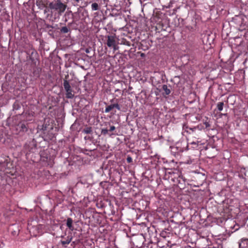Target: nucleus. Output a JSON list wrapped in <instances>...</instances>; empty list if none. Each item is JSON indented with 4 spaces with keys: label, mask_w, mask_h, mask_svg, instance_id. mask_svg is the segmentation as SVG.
<instances>
[{
    "label": "nucleus",
    "mask_w": 248,
    "mask_h": 248,
    "mask_svg": "<svg viewBox=\"0 0 248 248\" xmlns=\"http://www.w3.org/2000/svg\"><path fill=\"white\" fill-rule=\"evenodd\" d=\"M132 102L128 98H122L119 100L114 98L110 100V103L106 107V108H131Z\"/></svg>",
    "instance_id": "f257e3e1"
},
{
    "label": "nucleus",
    "mask_w": 248,
    "mask_h": 248,
    "mask_svg": "<svg viewBox=\"0 0 248 248\" xmlns=\"http://www.w3.org/2000/svg\"><path fill=\"white\" fill-rule=\"evenodd\" d=\"M48 7L51 10V13L55 12V14H57L58 16H61L65 11L67 5L62 3L61 0H57L55 2H50Z\"/></svg>",
    "instance_id": "f03ea898"
},
{
    "label": "nucleus",
    "mask_w": 248,
    "mask_h": 248,
    "mask_svg": "<svg viewBox=\"0 0 248 248\" xmlns=\"http://www.w3.org/2000/svg\"><path fill=\"white\" fill-rule=\"evenodd\" d=\"M170 153L176 156L188 149V143L184 141L177 142L175 146L170 147Z\"/></svg>",
    "instance_id": "7ed1b4c3"
},
{
    "label": "nucleus",
    "mask_w": 248,
    "mask_h": 248,
    "mask_svg": "<svg viewBox=\"0 0 248 248\" xmlns=\"http://www.w3.org/2000/svg\"><path fill=\"white\" fill-rule=\"evenodd\" d=\"M112 122L109 121L105 122L104 124L102 125V127L101 128V134L104 136L109 135L110 136L117 134L115 130L116 127L112 124Z\"/></svg>",
    "instance_id": "20e7f679"
},
{
    "label": "nucleus",
    "mask_w": 248,
    "mask_h": 248,
    "mask_svg": "<svg viewBox=\"0 0 248 248\" xmlns=\"http://www.w3.org/2000/svg\"><path fill=\"white\" fill-rule=\"evenodd\" d=\"M183 129L188 134L190 138L196 140L201 139L202 135L193 127H189L188 125L185 124L183 125Z\"/></svg>",
    "instance_id": "39448f33"
},
{
    "label": "nucleus",
    "mask_w": 248,
    "mask_h": 248,
    "mask_svg": "<svg viewBox=\"0 0 248 248\" xmlns=\"http://www.w3.org/2000/svg\"><path fill=\"white\" fill-rule=\"evenodd\" d=\"M177 170H172L171 169H164L162 170L163 176V178L164 180H171L173 182H175V179L176 178V173Z\"/></svg>",
    "instance_id": "423d86ee"
},
{
    "label": "nucleus",
    "mask_w": 248,
    "mask_h": 248,
    "mask_svg": "<svg viewBox=\"0 0 248 248\" xmlns=\"http://www.w3.org/2000/svg\"><path fill=\"white\" fill-rule=\"evenodd\" d=\"M69 78V75L67 74L65 76V78L63 80V87L65 90L66 97L68 98H73L74 96V94L73 93V90L71 87L69 81L67 80Z\"/></svg>",
    "instance_id": "0eeeda50"
},
{
    "label": "nucleus",
    "mask_w": 248,
    "mask_h": 248,
    "mask_svg": "<svg viewBox=\"0 0 248 248\" xmlns=\"http://www.w3.org/2000/svg\"><path fill=\"white\" fill-rule=\"evenodd\" d=\"M222 110L223 109H218L219 111L217 112L216 116L217 117V119L218 121L217 122L218 123L222 122L224 125V124H226L228 123L229 117L227 113H222L220 112V111Z\"/></svg>",
    "instance_id": "6e6552de"
},
{
    "label": "nucleus",
    "mask_w": 248,
    "mask_h": 248,
    "mask_svg": "<svg viewBox=\"0 0 248 248\" xmlns=\"http://www.w3.org/2000/svg\"><path fill=\"white\" fill-rule=\"evenodd\" d=\"M29 123H27V122L23 120L20 122H19L16 126V129L19 133H24L28 131V130L30 128L29 125Z\"/></svg>",
    "instance_id": "1a4fd4ad"
},
{
    "label": "nucleus",
    "mask_w": 248,
    "mask_h": 248,
    "mask_svg": "<svg viewBox=\"0 0 248 248\" xmlns=\"http://www.w3.org/2000/svg\"><path fill=\"white\" fill-rule=\"evenodd\" d=\"M34 112L31 109H24L21 115L24 118V120L27 122L32 120L33 117Z\"/></svg>",
    "instance_id": "9d476101"
},
{
    "label": "nucleus",
    "mask_w": 248,
    "mask_h": 248,
    "mask_svg": "<svg viewBox=\"0 0 248 248\" xmlns=\"http://www.w3.org/2000/svg\"><path fill=\"white\" fill-rule=\"evenodd\" d=\"M27 53L29 55V59L31 61L32 64L36 65L38 57L37 52L34 49H31L28 51Z\"/></svg>",
    "instance_id": "9b49d317"
},
{
    "label": "nucleus",
    "mask_w": 248,
    "mask_h": 248,
    "mask_svg": "<svg viewBox=\"0 0 248 248\" xmlns=\"http://www.w3.org/2000/svg\"><path fill=\"white\" fill-rule=\"evenodd\" d=\"M176 173L177 174L175 175V182H174L179 185V186H183L185 184L186 179L183 175L179 174L178 172H176Z\"/></svg>",
    "instance_id": "f8f14e48"
},
{
    "label": "nucleus",
    "mask_w": 248,
    "mask_h": 248,
    "mask_svg": "<svg viewBox=\"0 0 248 248\" xmlns=\"http://www.w3.org/2000/svg\"><path fill=\"white\" fill-rule=\"evenodd\" d=\"M245 17L243 15L236 16L232 18V20L238 26L243 27L245 25L244 23Z\"/></svg>",
    "instance_id": "ddd939ff"
},
{
    "label": "nucleus",
    "mask_w": 248,
    "mask_h": 248,
    "mask_svg": "<svg viewBox=\"0 0 248 248\" xmlns=\"http://www.w3.org/2000/svg\"><path fill=\"white\" fill-rule=\"evenodd\" d=\"M172 87L170 85H167L164 84L162 85L161 89L160 90V92L163 91L162 95L163 96L166 97L167 95H169L171 91Z\"/></svg>",
    "instance_id": "4468645a"
},
{
    "label": "nucleus",
    "mask_w": 248,
    "mask_h": 248,
    "mask_svg": "<svg viewBox=\"0 0 248 248\" xmlns=\"http://www.w3.org/2000/svg\"><path fill=\"white\" fill-rule=\"evenodd\" d=\"M107 37L108 39L107 45L108 47H110L116 46V36L115 35H108Z\"/></svg>",
    "instance_id": "2eb2a0df"
},
{
    "label": "nucleus",
    "mask_w": 248,
    "mask_h": 248,
    "mask_svg": "<svg viewBox=\"0 0 248 248\" xmlns=\"http://www.w3.org/2000/svg\"><path fill=\"white\" fill-rule=\"evenodd\" d=\"M36 4L40 10H43L46 8L47 4V0H36Z\"/></svg>",
    "instance_id": "dca6fc26"
},
{
    "label": "nucleus",
    "mask_w": 248,
    "mask_h": 248,
    "mask_svg": "<svg viewBox=\"0 0 248 248\" xmlns=\"http://www.w3.org/2000/svg\"><path fill=\"white\" fill-rule=\"evenodd\" d=\"M202 121H203V124L205 125V128L207 130H209L210 129H212L211 127V123L212 122L211 121L210 119H208L206 116H204Z\"/></svg>",
    "instance_id": "f3484780"
},
{
    "label": "nucleus",
    "mask_w": 248,
    "mask_h": 248,
    "mask_svg": "<svg viewBox=\"0 0 248 248\" xmlns=\"http://www.w3.org/2000/svg\"><path fill=\"white\" fill-rule=\"evenodd\" d=\"M239 248H248V238H243L239 242Z\"/></svg>",
    "instance_id": "a211bd4d"
},
{
    "label": "nucleus",
    "mask_w": 248,
    "mask_h": 248,
    "mask_svg": "<svg viewBox=\"0 0 248 248\" xmlns=\"http://www.w3.org/2000/svg\"><path fill=\"white\" fill-rule=\"evenodd\" d=\"M44 124L40 126L41 128H39L41 130L43 131H46L48 128V126L49 125V121L50 119L48 118H45L44 119ZM40 125L38 126L39 127Z\"/></svg>",
    "instance_id": "6ab92c4d"
},
{
    "label": "nucleus",
    "mask_w": 248,
    "mask_h": 248,
    "mask_svg": "<svg viewBox=\"0 0 248 248\" xmlns=\"http://www.w3.org/2000/svg\"><path fill=\"white\" fill-rule=\"evenodd\" d=\"M82 132L86 134H92L93 133V129L92 126L86 124L84 125V128L82 130Z\"/></svg>",
    "instance_id": "aec40b11"
},
{
    "label": "nucleus",
    "mask_w": 248,
    "mask_h": 248,
    "mask_svg": "<svg viewBox=\"0 0 248 248\" xmlns=\"http://www.w3.org/2000/svg\"><path fill=\"white\" fill-rule=\"evenodd\" d=\"M72 239V237L71 236L69 235L67 236L65 240H61L60 243L64 247L66 248L67 247L66 245L69 244L71 242Z\"/></svg>",
    "instance_id": "412c9836"
},
{
    "label": "nucleus",
    "mask_w": 248,
    "mask_h": 248,
    "mask_svg": "<svg viewBox=\"0 0 248 248\" xmlns=\"http://www.w3.org/2000/svg\"><path fill=\"white\" fill-rule=\"evenodd\" d=\"M73 220L72 218L68 217L66 220V226L72 231L74 230V226L73 225Z\"/></svg>",
    "instance_id": "4be33fe9"
},
{
    "label": "nucleus",
    "mask_w": 248,
    "mask_h": 248,
    "mask_svg": "<svg viewBox=\"0 0 248 248\" xmlns=\"http://www.w3.org/2000/svg\"><path fill=\"white\" fill-rule=\"evenodd\" d=\"M170 243V241H168V244L166 245H162L161 244L158 242L157 243V247L158 248H167V247H169V248H172L173 246L176 245L175 243L169 245Z\"/></svg>",
    "instance_id": "5701e85b"
},
{
    "label": "nucleus",
    "mask_w": 248,
    "mask_h": 248,
    "mask_svg": "<svg viewBox=\"0 0 248 248\" xmlns=\"http://www.w3.org/2000/svg\"><path fill=\"white\" fill-rule=\"evenodd\" d=\"M203 117L204 116L200 114H196L191 116V119L193 121H194L195 120L198 121H202Z\"/></svg>",
    "instance_id": "b1692460"
},
{
    "label": "nucleus",
    "mask_w": 248,
    "mask_h": 248,
    "mask_svg": "<svg viewBox=\"0 0 248 248\" xmlns=\"http://www.w3.org/2000/svg\"><path fill=\"white\" fill-rule=\"evenodd\" d=\"M193 128L196 129V130H197L198 131H199L202 135V130L204 129V127L202 124H200L196 126H194L193 127Z\"/></svg>",
    "instance_id": "393cba45"
},
{
    "label": "nucleus",
    "mask_w": 248,
    "mask_h": 248,
    "mask_svg": "<svg viewBox=\"0 0 248 248\" xmlns=\"http://www.w3.org/2000/svg\"><path fill=\"white\" fill-rule=\"evenodd\" d=\"M70 31V29L66 26L62 27L61 30L60 32L62 33H66Z\"/></svg>",
    "instance_id": "a878e982"
},
{
    "label": "nucleus",
    "mask_w": 248,
    "mask_h": 248,
    "mask_svg": "<svg viewBox=\"0 0 248 248\" xmlns=\"http://www.w3.org/2000/svg\"><path fill=\"white\" fill-rule=\"evenodd\" d=\"M99 9V6L97 3H93L92 4V10L93 11H96Z\"/></svg>",
    "instance_id": "bb28decb"
},
{
    "label": "nucleus",
    "mask_w": 248,
    "mask_h": 248,
    "mask_svg": "<svg viewBox=\"0 0 248 248\" xmlns=\"http://www.w3.org/2000/svg\"><path fill=\"white\" fill-rule=\"evenodd\" d=\"M169 234H170L169 232H167L165 231H163L161 232L160 235V236H161L162 237L165 238L167 237H169Z\"/></svg>",
    "instance_id": "cd10ccee"
},
{
    "label": "nucleus",
    "mask_w": 248,
    "mask_h": 248,
    "mask_svg": "<svg viewBox=\"0 0 248 248\" xmlns=\"http://www.w3.org/2000/svg\"><path fill=\"white\" fill-rule=\"evenodd\" d=\"M83 0H71V2L74 6H77L79 5V3L80 1L82 2Z\"/></svg>",
    "instance_id": "c85d7f7f"
},
{
    "label": "nucleus",
    "mask_w": 248,
    "mask_h": 248,
    "mask_svg": "<svg viewBox=\"0 0 248 248\" xmlns=\"http://www.w3.org/2000/svg\"><path fill=\"white\" fill-rule=\"evenodd\" d=\"M224 103L223 102H219L217 104V108H223Z\"/></svg>",
    "instance_id": "c756f323"
},
{
    "label": "nucleus",
    "mask_w": 248,
    "mask_h": 248,
    "mask_svg": "<svg viewBox=\"0 0 248 248\" xmlns=\"http://www.w3.org/2000/svg\"><path fill=\"white\" fill-rule=\"evenodd\" d=\"M126 161L128 163H131L133 162L132 158L130 156L128 155L126 158Z\"/></svg>",
    "instance_id": "7c9ffc66"
},
{
    "label": "nucleus",
    "mask_w": 248,
    "mask_h": 248,
    "mask_svg": "<svg viewBox=\"0 0 248 248\" xmlns=\"http://www.w3.org/2000/svg\"><path fill=\"white\" fill-rule=\"evenodd\" d=\"M199 140H196V141H193L190 143V144L197 145L198 143L200 142Z\"/></svg>",
    "instance_id": "2f4dec72"
},
{
    "label": "nucleus",
    "mask_w": 248,
    "mask_h": 248,
    "mask_svg": "<svg viewBox=\"0 0 248 248\" xmlns=\"http://www.w3.org/2000/svg\"><path fill=\"white\" fill-rule=\"evenodd\" d=\"M49 9H50L49 8V7H48V8H47V6H46V8H45V9H43V10H44V14H46V13H47V12H49Z\"/></svg>",
    "instance_id": "473e14b6"
},
{
    "label": "nucleus",
    "mask_w": 248,
    "mask_h": 248,
    "mask_svg": "<svg viewBox=\"0 0 248 248\" xmlns=\"http://www.w3.org/2000/svg\"><path fill=\"white\" fill-rule=\"evenodd\" d=\"M114 11V10L113 9L112 10V13L110 14V16H118V14L113 12Z\"/></svg>",
    "instance_id": "72a5a7b5"
},
{
    "label": "nucleus",
    "mask_w": 248,
    "mask_h": 248,
    "mask_svg": "<svg viewBox=\"0 0 248 248\" xmlns=\"http://www.w3.org/2000/svg\"><path fill=\"white\" fill-rule=\"evenodd\" d=\"M84 139H85V140H92V139H93V137H90V136H85V137H84Z\"/></svg>",
    "instance_id": "f704fd0d"
},
{
    "label": "nucleus",
    "mask_w": 248,
    "mask_h": 248,
    "mask_svg": "<svg viewBox=\"0 0 248 248\" xmlns=\"http://www.w3.org/2000/svg\"><path fill=\"white\" fill-rule=\"evenodd\" d=\"M45 26H46V28L47 29H49V28L53 29L54 28V27L52 25H50L49 24H45Z\"/></svg>",
    "instance_id": "c9c22d12"
},
{
    "label": "nucleus",
    "mask_w": 248,
    "mask_h": 248,
    "mask_svg": "<svg viewBox=\"0 0 248 248\" xmlns=\"http://www.w3.org/2000/svg\"><path fill=\"white\" fill-rule=\"evenodd\" d=\"M48 33H49V34H53V31L52 30V29L49 30H48Z\"/></svg>",
    "instance_id": "e433bc0d"
},
{
    "label": "nucleus",
    "mask_w": 248,
    "mask_h": 248,
    "mask_svg": "<svg viewBox=\"0 0 248 248\" xmlns=\"http://www.w3.org/2000/svg\"><path fill=\"white\" fill-rule=\"evenodd\" d=\"M124 44L126 45L129 46H130V43L128 41H126L125 43H124Z\"/></svg>",
    "instance_id": "4c0bfd02"
},
{
    "label": "nucleus",
    "mask_w": 248,
    "mask_h": 248,
    "mask_svg": "<svg viewBox=\"0 0 248 248\" xmlns=\"http://www.w3.org/2000/svg\"><path fill=\"white\" fill-rule=\"evenodd\" d=\"M112 47L113 48L114 50H116L117 49V48H118V47L117 46V45L115 46H112Z\"/></svg>",
    "instance_id": "58836bf2"
},
{
    "label": "nucleus",
    "mask_w": 248,
    "mask_h": 248,
    "mask_svg": "<svg viewBox=\"0 0 248 248\" xmlns=\"http://www.w3.org/2000/svg\"><path fill=\"white\" fill-rule=\"evenodd\" d=\"M112 109H105V112H109L110 110H111Z\"/></svg>",
    "instance_id": "ea45409f"
},
{
    "label": "nucleus",
    "mask_w": 248,
    "mask_h": 248,
    "mask_svg": "<svg viewBox=\"0 0 248 248\" xmlns=\"http://www.w3.org/2000/svg\"><path fill=\"white\" fill-rule=\"evenodd\" d=\"M85 51H86V53H89V50L88 49H86Z\"/></svg>",
    "instance_id": "a19ab883"
},
{
    "label": "nucleus",
    "mask_w": 248,
    "mask_h": 248,
    "mask_svg": "<svg viewBox=\"0 0 248 248\" xmlns=\"http://www.w3.org/2000/svg\"><path fill=\"white\" fill-rule=\"evenodd\" d=\"M144 56V53H141V57H143V56Z\"/></svg>",
    "instance_id": "79ce46f5"
},
{
    "label": "nucleus",
    "mask_w": 248,
    "mask_h": 248,
    "mask_svg": "<svg viewBox=\"0 0 248 248\" xmlns=\"http://www.w3.org/2000/svg\"><path fill=\"white\" fill-rule=\"evenodd\" d=\"M52 138H53V136H51V138H49V139L50 140H51Z\"/></svg>",
    "instance_id": "37998d69"
},
{
    "label": "nucleus",
    "mask_w": 248,
    "mask_h": 248,
    "mask_svg": "<svg viewBox=\"0 0 248 248\" xmlns=\"http://www.w3.org/2000/svg\"><path fill=\"white\" fill-rule=\"evenodd\" d=\"M93 150H94V149H93V150H89V151L92 152V151H93Z\"/></svg>",
    "instance_id": "c03bdc74"
},
{
    "label": "nucleus",
    "mask_w": 248,
    "mask_h": 248,
    "mask_svg": "<svg viewBox=\"0 0 248 248\" xmlns=\"http://www.w3.org/2000/svg\"><path fill=\"white\" fill-rule=\"evenodd\" d=\"M16 108V104H14V108Z\"/></svg>",
    "instance_id": "a18cd8bd"
},
{
    "label": "nucleus",
    "mask_w": 248,
    "mask_h": 248,
    "mask_svg": "<svg viewBox=\"0 0 248 248\" xmlns=\"http://www.w3.org/2000/svg\"><path fill=\"white\" fill-rule=\"evenodd\" d=\"M48 108H49V109L51 108V107H49Z\"/></svg>",
    "instance_id": "49530a36"
},
{
    "label": "nucleus",
    "mask_w": 248,
    "mask_h": 248,
    "mask_svg": "<svg viewBox=\"0 0 248 248\" xmlns=\"http://www.w3.org/2000/svg\"><path fill=\"white\" fill-rule=\"evenodd\" d=\"M103 184V182L100 183V185H102Z\"/></svg>",
    "instance_id": "de8ad7c7"
},
{
    "label": "nucleus",
    "mask_w": 248,
    "mask_h": 248,
    "mask_svg": "<svg viewBox=\"0 0 248 248\" xmlns=\"http://www.w3.org/2000/svg\"><path fill=\"white\" fill-rule=\"evenodd\" d=\"M50 129H53V127L51 126V127H50Z\"/></svg>",
    "instance_id": "09e8293b"
}]
</instances>
